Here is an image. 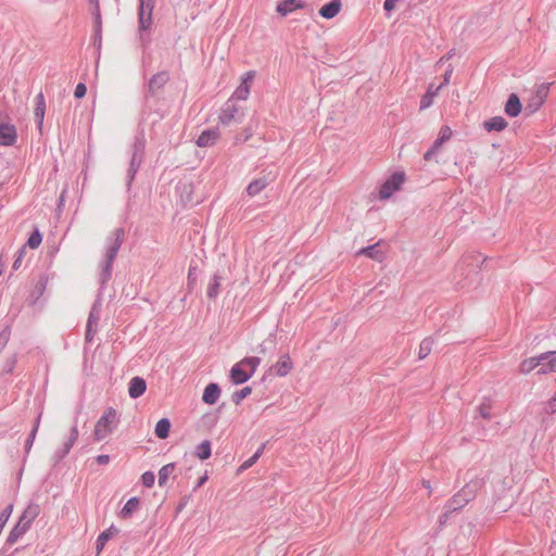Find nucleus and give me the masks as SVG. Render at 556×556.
Wrapping results in <instances>:
<instances>
[{
	"mask_svg": "<svg viewBox=\"0 0 556 556\" xmlns=\"http://www.w3.org/2000/svg\"><path fill=\"white\" fill-rule=\"evenodd\" d=\"M118 424V414L115 408L109 407L98 419L93 429V440L101 442L108 439Z\"/></svg>",
	"mask_w": 556,
	"mask_h": 556,
	"instance_id": "nucleus-1",
	"label": "nucleus"
},
{
	"mask_svg": "<svg viewBox=\"0 0 556 556\" xmlns=\"http://www.w3.org/2000/svg\"><path fill=\"white\" fill-rule=\"evenodd\" d=\"M155 5V0H139V40L143 48H146L151 39L146 31L152 25V12Z\"/></svg>",
	"mask_w": 556,
	"mask_h": 556,
	"instance_id": "nucleus-2",
	"label": "nucleus"
},
{
	"mask_svg": "<svg viewBox=\"0 0 556 556\" xmlns=\"http://www.w3.org/2000/svg\"><path fill=\"white\" fill-rule=\"evenodd\" d=\"M261 359L258 357H245L236 363L230 370V378L233 383L240 384L248 381L258 367Z\"/></svg>",
	"mask_w": 556,
	"mask_h": 556,
	"instance_id": "nucleus-3",
	"label": "nucleus"
},
{
	"mask_svg": "<svg viewBox=\"0 0 556 556\" xmlns=\"http://www.w3.org/2000/svg\"><path fill=\"white\" fill-rule=\"evenodd\" d=\"M122 241H123V231L118 229L115 231L114 237L109 242L106 251H105V261L102 266L101 274H100V279L102 282H106L111 277L112 264H113V261L122 245Z\"/></svg>",
	"mask_w": 556,
	"mask_h": 556,
	"instance_id": "nucleus-4",
	"label": "nucleus"
},
{
	"mask_svg": "<svg viewBox=\"0 0 556 556\" xmlns=\"http://www.w3.org/2000/svg\"><path fill=\"white\" fill-rule=\"evenodd\" d=\"M241 118L242 114L239 112L236 103L232 101V99H229L222 108L219 122L224 126H229L232 123H241Z\"/></svg>",
	"mask_w": 556,
	"mask_h": 556,
	"instance_id": "nucleus-5",
	"label": "nucleus"
},
{
	"mask_svg": "<svg viewBox=\"0 0 556 556\" xmlns=\"http://www.w3.org/2000/svg\"><path fill=\"white\" fill-rule=\"evenodd\" d=\"M144 154V138L137 136L132 143V155L127 174H137Z\"/></svg>",
	"mask_w": 556,
	"mask_h": 556,
	"instance_id": "nucleus-6",
	"label": "nucleus"
},
{
	"mask_svg": "<svg viewBox=\"0 0 556 556\" xmlns=\"http://www.w3.org/2000/svg\"><path fill=\"white\" fill-rule=\"evenodd\" d=\"M169 73L167 71H161L154 74L147 86L144 97H155L157 92L168 83Z\"/></svg>",
	"mask_w": 556,
	"mask_h": 556,
	"instance_id": "nucleus-7",
	"label": "nucleus"
},
{
	"mask_svg": "<svg viewBox=\"0 0 556 556\" xmlns=\"http://www.w3.org/2000/svg\"><path fill=\"white\" fill-rule=\"evenodd\" d=\"M549 91V85L548 84H541L536 86L535 94L532 97L528 105L526 106V110L529 113H534L540 109V106L544 103L545 99L548 96Z\"/></svg>",
	"mask_w": 556,
	"mask_h": 556,
	"instance_id": "nucleus-8",
	"label": "nucleus"
},
{
	"mask_svg": "<svg viewBox=\"0 0 556 556\" xmlns=\"http://www.w3.org/2000/svg\"><path fill=\"white\" fill-rule=\"evenodd\" d=\"M404 184V176H391L387 181L381 186L379 190V198L381 200L389 199L394 192L400 190L402 185Z\"/></svg>",
	"mask_w": 556,
	"mask_h": 556,
	"instance_id": "nucleus-9",
	"label": "nucleus"
},
{
	"mask_svg": "<svg viewBox=\"0 0 556 556\" xmlns=\"http://www.w3.org/2000/svg\"><path fill=\"white\" fill-rule=\"evenodd\" d=\"M473 497V492L468 485L457 492L447 503L450 510H457L464 507Z\"/></svg>",
	"mask_w": 556,
	"mask_h": 556,
	"instance_id": "nucleus-10",
	"label": "nucleus"
},
{
	"mask_svg": "<svg viewBox=\"0 0 556 556\" xmlns=\"http://www.w3.org/2000/svg\"><path fill=\"white\" fill-rule=\"evenodd\" d=\"M293 369V362L288 354L279 357V359L273 365L271 370L278 377H286Z\"/></svg>",
	"mask_w": 556,
	"mask_h": 556,
	"instance_id": "nucleus-11",
	"label": "nucleus"
},
{
	"mask_svg": "<svg viewBox=\"0 0 556 556\" xmlns=\"http://www.w3.org/2000/svg\"><path fill=\"white\" fill-rule=\"evenodd\" d=\"M17 134L13 125L0 124V146L10 147L16 141Z\"/></svg>",
	"mask_w": 556,
	"mask_h": 556,
	"instance_id": "nucleus-12",
	"label": "nucleus"
},
{
	"mask_svg": "<svg viewBox=\"0 0 556 556\" xmlns=\"http://www.w3.org/2000/svg\"><path fill=\"white\" fill-rule=\"evenodd\" d=\"M304 8H306V3L303 0H281L278 2L276 11L281 16H286L298 9Z\"/></svg>",
	"mask_w": 556,
	"mask_h": 556,
	"instance_id": "nucleus-13",
	"label": "nucleus"
},
{
	"mask_svg": "<svg viewBox=\"0 0 556 556\" xmlns=\"http://www.w3.org/2000/svg\"><path fill=\"white\" fill-rule=\"evenodd\" d=\"M45 112H46V102L45 97L42 92H39L35 98V121L37 123V127L39 130L42 128L43 118H45Z\"/></svg>",
	"mask_w": 556,
	"mask_h": 556,
	"instance_id": "nucleus-14",
	"label": "nucleus"
},
{
	"mask_svg": "<svg viewBox=\"0 0 556 556\" xmlns=\"http://www.w3.org/2000/svg\"><path fill=\"white\" fill-rule=\"evenodd\" d=\"M556 371V351H552L541 355L540 374Z\"/></svg>",
	"mask_w": 556,
	"mask_h": 556,
	"instance_id": "nucleus-15",
	"label": "nucleus"
},
{
	"mask_svg": "<svg viewBox=\"0 0 556 556\" xmlns=\"http://www.w3.org/2000/svg\"><path fill=\"white\" fill-rule=\"evenodd\" d=\"M147 390V383L141 377H134L129 381L128 393L131 399L141 396Z\"/></svg>",
	"mask_w": 556,
	"mask_h": 556,
	"instance_id": "nucleus-16",
	"label": "nucleus"
},
{
	"mask_svg": "<svg viewBox=\"0 0 556 556\" xmlns=\"http://www.w3.org/2000/svg\"><path fill=\"white\" fill-rule=\"evenodd\" d=\"M522 105L516 93H510L505 104V113L510 117H517L521 112Z\"/></svg>",
	"mask_w": 556,
	"mask_h": 556,
	"instance_id": "nucleus-17",
	"label": "nucleus"
},
{
	"mask_svg": "<svg viewBox=\"0 0 556 556\" xmlns=\"http://www.w3.org/2000/svg\"><path fill=\"white\" fill-rule=\"evenodd\" d=\"M218 136L219 132L216 128L206 129L198 137L197 144L199 147H211L217 141Z\"/></svg>",
	"mask_w": 556,
	"mask_h": 556,
	"instance_id": "nucleus-18",
	"label": "nucleus"
},
{
	"mask_svg": "<svg viewBox=\"0 0 556 556\" xmlns=\"http://www.w3.org/2000/svg\"><path fill=\"white\" fill-rule=\"evenodd\" d=\"M341 7V0H331L320 8L319 14L327 20L333 18L340 12Z\"/></svg>",
	"mask_w": 556,
	"mask_h": 556,
	"instance_id": "nucleus-19",
	"label": "nucleus"
},
{
	"mask_svg": "<svg viewBox=\"0 0 556 556\" xmlns=\"http://www.w3.org/2000/svg\"><path fill=\"white\" fill-rule=\"evenodd\" d=\"M39 514V506L38 505H28L23 514L21 515L18 522L26 528H30L33 521L36 519V517Z\"/></svg>",
	"mask_w": 556,
	"mask_h": 556,
	"instance_id": "nucleus-20",
	"label": "nucleus"
},
{
	"mask_svg": "<svg viewBox=\"0 0 556 556\" xmlns=\"http://www.w3.org/2000/svg\"><path fill=\"white\" fill-rule=\"evenodd\" d=\"M39 514V506L38 505H28L23 514L21 515L18 522L26 528H30L33 521L36 519V517Z\"/></svg>",
	"mask_w": 556,
	"mask_h": 556,
	"instance_id": "nucleus-21",
	"label": "nucleus"
},
{
	"mask_svg": "<svg viewBox=\"0 0 556 556\" xmlns=\"http://www.w3.org/2000/svg\"><path fill=\"white\" fill-rule=\"evenodd\" d=\"M483 127L489 132L502 131L507 127V122L503 116H494L484 121Z\"/></svg>",
	"mask_w": 556,
	"mask_h": 556,
	"instance_id": "nucleus-22",
	"label": "nucleus"
},
{
	"mask_svg": "<svg viewBox=\"0 0 556 556\" xmlns=\"http://www.w3.org/2000/svg\"><path fill=\"white\" fill-rule=\"evenodd\" d=\"M99 318H100L99 312L96 308H93L89 314V318H88V323H87L86 340L88 342L92 341L93 336L97 332Z\"/></svg>",
	"mask_w": 556,
	"mask_h": 556,
	"instance_id": "nucleus-23",
	"label": "nucleus"
},
{
	"mask_svg": "<svg viewBox=\"0 0 556 556\" xmlns=\"http://www.w3.org/2000/svg\"><path fill=\"white\" fill-rule=\"evenodd\" d=\"M220 395V390L216 383H210L206 386L203 392L202 400L204 403L213 405L215 404Z\"/></svg>",
	"mask_w": 556,
	"mask_h": 556,
	"instance_id": "nucleus-24",
	"label": "nucleus"
},
{
	"mask_svg": "<svg viewBox=\"0 0 556 556\" xmlns=\"http://www.w3.org/2000/svg\"><path fill=\"white\" fill-rule=\"evenodd\" d=\"M268 185V181L265 176H260L255 179H253L247 187V192L250 197H255L261 191H263L266 186Z\"/></svg>",
	"mask_w": 556,
	"mask_h": 556,
	"instance_id": "nucleus-25",
	"label": "nucleus"
},
{
	"mask_svg": "<svg viewBox=\"0 0 556 556\" xmlns=\"http://www.w3.org/2000/svg\"><path fill=\"white\" fill-rule=\"evenodd\" d=\"M357 255H366L367 257L377 262H382L384 258L383 252L379 249V243L361 249L357 252Z\"/></svg>",
	"mask_w": 556,
	"mask_h": 556,
	"instance_id": "nucleus-26",
	"label": "nucleus"
},
{
	"mask_svg": "<svg viewBox=\"0 0 556 556\" xmlns=\"http://www.w3.org/2000/svg\"><path fill=\"white\" fill-rule=\"evenodd\" d=\"M118 533V529L115 526H111L109 529L103 531L97 539V553H101L106 542Z\"/></svg>",
	"mask_w": 556,
	"mask_h": 556,
	"instance_id": "nucleus-27",
	"label": "nucleus"
},
{
	"mask_svg": "<svg viewBox=\"0 0 556 556\" xmlns=\"http://www.w3.org/2000/svg\"><path fill=\"white\" fill-rule=\"evenodd\" d=\"M77 439L78 429L77 426H73L70 430L66 441L64 442L63 448L59 453V457H64L65 455H67L71 448L73 447L74 443L77 441Z\"/></svg>",
	"mask_w": 556,
	"mask_h": 556,
	"instance_id": "nucleus-28",
	"label": "nucleus"
},
{
	"mask_svg": "<svg viewBox=\"0 0 556 556\" xmlns=\"http://www.w3.org/2000/svg\"><path fill=\"white\" fill-rule=\"evenodd\" d=\"M140 501L138 497H131L127 501L119 513L122 519H128L131 515L138 510Z\"/></svg>",
	"mask_w": 556,
	"mask_h": 556,
	"instance_id": "nucleus-29",
	"label": "nucleus"
},
{
	"mask_svg": "<svg viewBox=\"0 0 556 556\" xmlns=\"http://www.w3.org/2000/svg\"><path fill=\"white\" fill-rule=\"evenodd\" d=\"M540 367H541V355L538 357H530V358L525 359L520 364V372L529 374L532 370H534L535 368H538V371L540 372Z\"/></svg>",
	"mask_w": 556,
	"mask_h": 556,
	"instance_id": "nucleus-30",
	"label": "nucleus"
},
{
	"mask_svg": "<svg viewBox=\"0 0 556 556\" xmlns=\"http://www.w3.org/2000/svg\"><path fill=\"white\" fill-rule=\"evenodd\" d=\"M439 90V86L437 88H433L432 85L429 86L427 92L420 99V110L428 109L432 105L433 98L438 94Z\"/></svg>",
	"mask_w": 556,
	"mask_h": 556,
	"instance_id": "nucleus-31",
	"label": "nucleus"
},
{
	"mask_svg": "<svg viewBox=\"0 0 556 556\" xmlns=\"http://www.w3.org/2000/svg\"><path fill=\"white\" fill-rule=\"evenodd\" d=\"M170 421L167 418H162L156 422L155 435L160 439H166L169 434Z\"/></svg>",
	"mask_w": 556,
	"mask_h": 556,
	"instance_id": "nucleus-32",
	"label": "nucleus"
},
{
	"mask_svg": "<svg viewBox=\"0 0 556 556\" xmlns=\"http://www.w3.org/2000/svg\"><path fill=\"white\" fill-rule=\"evenodd\" d=\"M28 530V528L17 522L16 526L11 530L7 539L8 544L12 545L16 543L18 539L22 538Z\"/></svg>",
	"mask_w": 556,
	"mask_h": 556,
	"instance_id": "nucleus-33",
	"label": "nucleus"
},
{
	"mask_svg": "<svg viewBox=\"0 0 556 556\" xmlns=\"http://www.w3.org/2000/svg\"><path fill=\"white\" fill-rule=\"evenodd\" d=\"M195 456L201 459L205 460L210 458L212 450H211V442L208 440L203 441L195 447Z\"/></svg>",
	"mask_w": 556,
	"mask_h": 556,
	"instance_id": "nucleus-34",
	"label": "nucleus"
},
{
	"mask_svg": "<svg viewBox=\"0 0 556 556\" xmlns=\"http://www.w3.org/2000/svg\"><path fill=\"white\" fill-rule=\"evenodd\" d=\"M175 470L174 464H167L163 466L159 471V484L161 486L165 485L168 481V479L173 476Z\"/></svg>",
	"mask_w": 556,
	"mask_h": 556,
	"instance_id": "nucleus-35",
	"label": "nucleus"
},
{
	"mask_svg": "<svg viewBox=\"0 0 556 556\" xmlns=\"http://www.w3.org/2000/svg\"><path fill=\"white\" fill-rule=\"evenodd\" d=\"M220 277L219 276H214L208 285H207V288H206V294L210 299H215L217 296V294L219 293V289H220Z\"/></svg>",
	"mask_w": 556,
	"mask_h": 556,
	"instance_id": "nucleus-36",
	"label": "nucleus"
},
{
	"mask_svg": "<svg viewBox=\"0 0 556 556\" xmlns=\"http://www.w3.org/2000/svg\"><path fill=\"white\" fill-rule=\"evenodd\" d=\"M433 340L430 338L424 339L419 344L418 357L420 359L426 358L432 351Z\"/></svg>",
	"mask_w": 556,
	"mask_h": 556,
	"instance_id": "nucleus-37",
	"label": "nucleus"
},
{
	"mask_svg": "<svg viewBox=\"0 0 556 556\" xmlns=\"http://www.w3.org/2000/svg\"><path fill=\"white\" fill-rule=\"evenodd\" d=\"M250 94V85H247V80H242V84L235 90L232 93V101L236 100H245Z\"/></svg>",
	"mask_w": 556,
	"mask_h": 556,
	"instance_id": "nucleus-38",
	"label": "nucleus"
},
{
	"mask_svg": "<svg viewBox=\"0 0 556 556\" xmlns=\"http://www.w3.org/2000/svg\"><path fill=\"white\" fill-rule=\"evenodd\" d=\"M444 142L445 141H443L442 138L438 137L432 143L431 148L425 153L424 159L426 161H430L440 151Z\"/></svg>",
	"mask_w": 556,
	"mask_h": 556,
	"instance_id": "nucleus-39",
	"label": "nucleus"
},
{
	"mask_svg": "<svg viewBox=\"0 0 556 556\" xmlns=\"http://www.w3.org/2000/svg\"><path fill=\"white\" fill-rule=\"evenodd\" d=\"M42 237L38 230L33 232L30 237L28 238L27 245L30 249H37L41 243Z\"/></svg>",
	"mask_w": 556,
	"mask_h": 556,
	"instance_id": "nucleus-40",
	"label": "nucleus"
},
{
	"mask_svg": "<svg viewBox=\"0 0 556 556\" xmlns=\"http://www.w3.org/2000/svg\"><path fill=\"white\" fill-rule=\"evenodd\" d=\"M252 392V389L250 387H244L239 392L233 394V402L236 404H239L243 399H245L248 395H250Z\"/></svg>",
	"mask_w": 556,
	"mask_h": 556,
	"instance_id": "nucleus-41",
	"label": "nucleus"
},
{
	"mask_svg": "<svg viewBox=\"0 0 556 556\" xmlns=\"http://www.w3.org/2000/svg\"><path fill=\"white\" fill-rule=\"evenodd\" d=\"M154 481H155V476L153 472L151 471H146L142 476H141V482L144 486L147 488H151L153 484H154Z\"/></svg>",
	"mask_w": 556,
	"mask_h": 556,
	"instance_id": "nucleus-42",
	"label": "nucleus"
},
{
	"mask_svg": "<svg viewBox=\"0 0 556 556\" xmlns=\"http://www.w3.org/2000/svg\"><path fill=\"white\" fill-rule=\"evenodd\" d=\"M252 136V130L245 128L242 134H239L235 137V143H243L248 141V139Z\"/></svg>",
	"mask_w": 556,
	"mask_h": 556,
	"instance_id": "nucleus-43",
	"label": "nucleus"
},
{
	"mask_svg": "<svg viewBox=\"0 0 556 556\" xmlns=\"http://www.w3.org/2000/svg\"><path fill=\"white\" fill-rule=\"evenodd\" d=\"M438 137L442 138V140L446 142L452 137V129L446 125L442 126L440 128Z\"/></svg>",
	"mask_w": 556,
	"mask_h": 556,
	"instance_id": "nucleus-44",
	"label": "nucleus"
},
{
	"mask_svg": "<svg viewBox=\"0 0 556 556\" xmlns=\"http://www.w3.org/2000/svg\"><path fill=\"white\" fill-rule=\"evenodd\" d=\"M92 16H93L94 27H96V28H99V27H100V25H102V18H101L100 7H93V10H92Z\"/></svg>",
	"mask_w": 556,
	"mask_h": 556,
	"instance_id": "nucleus-45",
	"label": "nucleus"
},
{
	"mask_svg": "<svg viewBox=\"0 0 556 556\" xmlns=\"http://www.w3.org/2000/svg\"><path fill=\"white\" fill-rule=\"evenodd\" d=\"M86 92H87L86 85L84 83H79V84H77V86L75 88L74 96L77 99H81L86 96Z\"/></svg>",
	"mask_w": 556,
	"mask_h": 556,
	"instance_id": "nucleus-46",
	"label": "nucleus"
},
{
	"mask_svg": "<svg viewBox=\"0 0 556 556\" xmlns=\"http://www.w3.org/2000/svg\"><path fill=\"white\" fill-rule=\"evenodd\" d=\"M453 66L450 64L444 73L443 81L439 85V88L441 89L443 86L448 85L451 76L453 74Z\"/></svg>",
	"mask_w": 556,
	"mask_h": 556,
	"instance_id": "nucleus-47",
	"label": "nucleus"
},
{
	"mask_svg": "<svg viewBox=\"0 0 556 556\" xmlns=\"http://www.w3.org/2000/svg\"><path fill=\"white\" fill-rule=\"evenodd\" d=\"M262 451L258 450L251 458H249L248 460H245L242 465H241V468L242 469H247L249 467H251L252 465L255 464V462L258 459L260 455H261Z\"/></svg>",
	"mask_w": 556,
	"mask_h": 556,
	"instance_id": "nucleus-48",
	"label": "nucleus"
},
{
	"mask_svg": "<svg viewBox=\"0 0 556 556\" xmlns=\"http://www.w3.org/2000/svg\"><path fill=\"white\" fill-rule=\"evenodd\" d=\"M101 41H102V25H100L99 28L94 27V35H93V43H94V46L100 48L101 47Z\"/></svg>",
	"mask_w": 556,
	"mask_h": 556,
	"instance_id": "nucleus-49",
	"label": "nucleus"
},
{
	"mask_svg": "<svg viewBox=\"0 0 556 556\" xmlns=\"http://www.w3.org/2000/svg\"><path fill=\"white\" fill-rule=\"evenodd\" d=\"M38 427H39V419L37 420L30 435H29V439L27 441V444H26V448L29 450L33 445V442L35 440V437H36V433H37V430H38Z\"/></svg>",
	"mask_w": 556,
	"mask_h": 556,
	"instance_id": "nucleus-50",
	"label": "nucleus"
},
{
	"mask_svg": "<svg viewBox=\"0 0 556 556\" xmlns=\"http://www.w3.org/2000/svg\"><path fill=\"white\" fill-rule=\"evenodd\" d=\"M397 1H399V0H384L383 9H384L387 12H391L392 10H394V8H395V3H396Z\"/></svg>",
	"mask_w": 556,
	"mask_h": 556,
	"instance_id": "nucleus-51",
	"label": "nucleus"
},
{
	"mask_svg": "<svg viewBox=\"0 0 556 556\" xmlns=\"http://www.w3.org/2000/svg\"><path fill=\"white\" fill-rule=\"evenodd\" d=\"M96 460L99 465H106L110 463V456L106 454H101L97 456Z\"/></svg>",
	"mask_w": 556,
	"mask_h": 556,
	"instance_id": "nucleus-52",
	"label": "nucleus"
},
{
	"mask_svg": "<svg viewBox=\"0 0 556 556\" xmlns=\"http://www.w3.org/2000/svg\"><path fill=\"white\" fill-rule=\"evenodd\" d=\"M253 78H254V73L248 72V73H245L243 80H247V85H249L253 80Z\"/></svg>",
	"mask_w": 556,
	"mask_h": 556,
	"instance_id": "nucleus-53",
	"label": "nucleus"
},
{
	"mask_svg": "<svg viewBox=\"0 0 556 556\" xmlns=\"http://www.w3.org/2000/svg\"><path fill=\"white\" fill-rule=\"evenodd\" d=\"M9 339V331H4L0 334V340L3 341V343H5Z\"/></svg>",
	"mask_w": 556,
	"mask_h": 556,
	"instance_id": "nucleus-54",
	"label": "nucleus"
},
{
	"mask_svg": "<svg viewBox=\"0 0 556 556\" xmlns=\"http://www.w3.org/2000/svg\"><path fill=\"white\" fill-rule=\"evenodd\" d=\"M455 54V51L454 50H451L448 51L445 55H443L445 58V60H450L451 58H453V55Z\"/></svg>",
	"mask_w": 556,
	"mask_h": 556,
	"instance_id": "nucleus-55",
	"label": "nucleus"
},
{
	"mask_svg": "<svg viewBox=\"0 0 556 556\" xmlns=\"http://www.w3.org/2000/svg\"><path fill=\"white\" fill-rule=\"evenodd\" d=\"M89 4L92 7H100L99 0H88Z\"/></svg>",
	"mask_w": 556,
	"mask_h": 556,
	"instance_id": "nucleus-56",
	"label": "nucleus"
},
{
	"mask_svg": "<svg viewBox=\"0 0 556 556\" xmlns=\"http://www.w3.org/2000/svg\"><path fill=\"white\" fill-rule=\"evenodd\" d=\"M206 480H207V476H203L202 478H200L198 485L199 486L202 485Z\"/></svg>",
	"mask_w": 556,
	"mask_h": 556,
	"instance_id": "nucleus-57",
	"label": "nucleus"
},
{
	"mask_svg": "<svg viewBox=\"0 0 556 556\" xmlns=\"http://www.w3.org/2000/svg\"><path fill=\"white\" fill-rule=\"evenodd\" d=\"M422 484L425 488H427L428 490H431V485L429 483V481H422Z\"/></svg>",
	"mask_w": 556,
	"mask_h": 556,
	"instance_id": "nucleus-58",
	"label": "nucleus"
},
{
	"mask_svg": "<svg viewBox=\"0 0 556 556\" xmlns=\"http://www.w3.org/2000/svg\"><path fill=\"white\" fill-rule=\"evenodd\" d=\"M445 61H446V60H445V58H444V56H442V58L437 62V65H441V64L445 63Z\"/></svg>",
	"mask_w": 556,
	"mask_h": 556,
	"instance_id": "nucleus-59",
	"label": "nucleus"
},
{
	"mask_svg": "<svg viewBox=\"0 0 556 556\" xmlns=\"http://www.w3.org/2000/svg\"><path fill=\"white\" fill-rule=\"evenodd\" d=\"M552 410H553V412H554V410H556V400H554V403H553V405H552Z\"/></svg>",
	"mask_w": 556,
	"mask_h": 556,
	"instance_id": "nucleus-60",
	"label": "nucleus"
},
{
	"mask_svg": "<svg viewBox=\"0 0 556 556\" xmlns=\"http://www.w3.org/2000/svg\"><path fill=\"white\" fill-rule=\"evenodd\" d=\"M391 174L397 175V174H404L403 172H392Z\"/></svg>",
	"mask_w": 556,
	"mask_h": 556,
	"instance_id": "nucleus-61",
	"label": "nucleus"
}]
</instances>
